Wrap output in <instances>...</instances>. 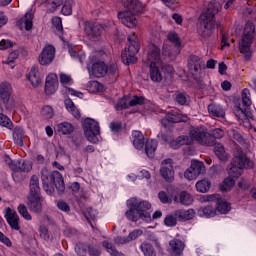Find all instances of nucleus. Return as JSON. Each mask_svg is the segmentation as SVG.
<instances>
[{
    "mask_svg": "<svg viewBox=\"0 0 256 256\" xmlns=\"http://www.w3.org/2000/svg\"><path fill=\"white\" fill-rule=\"evenodd\" d=\"M42 187L47 195H53L55 189L58 195L65 193V180L61 172L54 170L50 171L46 167H43L40 171Z\"/></svg>",
    "mask_w": 256,
    "mask_h": 256,
    "instance_id": "nucleus-1",
    "label": "nucleus"
},
{
    "mask_svg": "<svg viewBox=\"0 0 256 256\" xmlns=\"http://www.w3.org/2000/svg\"><path fill=\"white\" fill-rule=\"evenodd\" d=\"M221 9V3L210 2L207 10L200 15L197 31L201 37H211V34L215 29V21L213 20V17H215Z\"/></svg>",
    "mask_w": 256,
    "mask_h": 256,
    "instance_id": "nucleus-2",
    "label": "nucleus"
},
{
    "mask_svg": "<svg viewBox=\"0 0 256 256\" xmlns=\"http://www.w3.org/2000/svg\"><path fill=\"white\" fill-rule=\"evenodd\" d=\"M129 218L135 222L141 219L145 223H151L153 221L151 217V203L147 200L131 198L129 201Z\"/></svg>",
    "mask_w": 256,
    "mask_h": 256,
    "instance_id": "nucleus-3",
    "label": "nucleus"
},
{
    "mask_svg": "<svg viewBox=\"0 0 256 256\" xmlns=\"http://www.w3.org/2000/svg\"><path fill=\"white\" fill-rule=\"evenodd\" d=\"M255 39V25L251 22H247L244 26L243 34L239 40V51L244 55V59L249 61L253 56V51L251 50V45H253V40Z\"/></svg>",
    "mask_w": 256,
    "mask_h": 256,
    "instance_id": "nucleus-4",
    "label": "nucleus"
},
{
    "mask_svg": "<svg viewBox=\"0 0 256 256\" xmlns=\"http://www.w3.org/2000/svg\"><path fill=\"white\" fill-rule=\"evenodd\" d=\"M82 129L89 143H93L94 145H97V143H99L98 137L99 135H101V128L99 127V122L95 121L93 118H86L82 122Z\"/></svg>",
    "mask_w": 256,
    "mask_h": 256,
    "instance_id": "nucleus-5",
    "label": "nucleus"
},
{
    "mask_svg": "<svg viewBox=\"0 0 256 256\" xmlns=\"http://www.w3.org/2000/svg\"><path fill=\"white\" fill-rule=\"evenodd\" d=\"M106 29L107 25L99 22L86 21L84 23V33L89 41H93L94 43L101 41Z\"/></svg>",
    "mask_w": 256,
    "mask_h": 256,
    "instance_id": "nucleus-6",
    "label": "nucleus"
},
{
    "mask_svg": "<svg viewBox=\"0 0 256 256\" xmlns=\"http://www.w3.org/2000/svg\"><path fill=\"white\" fill-rule=\"evenodd\" d=\"M188 141L189 145H193L195 141L200 145H207L208 147L215 145V141L213 140L212 136L209 135V133H207L203 127L191 128Z\"/></svg>",
    "mask_w": 256,
    "mask_h": 256,
    "instance_id": "nucleus-7",
    "label": "nucleus"
},
{
    "mask_svg": "<svg viewBox=\"0 0 256 256\" xmlns=\"http://www.w3.org/2000/svg\"><path fill=\"white\" fill-rule=\"evenodd\" d=\"M86 69L90 77H105L107 75V65L98 60L96 55L89 56L86 62Z\"/></svg>",
    "mask_w": 256,
    "mask_h": 256,
    "instance_id": "nucleus-8",
    "label": "nucleus"
},
{
    "mask_svg": "<svg viewBox=\"0 0 256 256\" xmlns=\"http://www.w3.org/2000/svg\"><path fill=\"white\" fill-rule=\"evenodd\" d=\"M205 164L199 160H192L190 167L184 172V177L188 181H195L199 175L205 173Z\"/></svg>",
    "mask_w": 256,
    "mask_h": 256,
    "instance_id": "nucleus-9",
    "label": "nucleus"
},
{
    "mask_svg": "<svg viewBox=\"0 0 256 256\" xmlns=\"http://www.w3.org/2000/svg\"><path fill=\"white\" fill-rule=\"evenodd\" d=\"M53 59H55V46L46 44L38 57V61L40 65L45 66L51 65V63H53Z\"/></svg>",
    "mask_w": 256,
    "mask_h": 256,
    "instance_id": "nucleus-10",
    "label": "nucleus"
},
{
    "mask_svg": "<svg viewBox=\"0 0 256 256\" xmlns=\"http://www.w3.org/2000/svg\"><path fill=\"white\" fill-rule=\"evenodd\" d=\"M160 175L165 181H173L175 179V170L173 169V160L165 159L161 163Z\"/></svg>",
    "mask_w": 256,
    "mask_h": 256,
    "instance_id": "nucleus-11",
    "label": "nucleus"
},
{
    "mask_svg": "<svg viewBox=\"0 0 256 256\" xmlns=\"http://www.w3.org/2000/svg\"><path fill=\"white\" fill-rule=\"evenodd\" d=\"M57 89H59V78H57V74H48L44 87L46 95L55 94Z\"/></svg>",
    "mask_w": 256,
    "mask_h": 256,
    "instance_id": "nucleus-12",
    "label": "nucleus"
},
{
    "mask_svg": "<svg viewBox=\"0 0 256 256\" xmlns=\"http://www.w3.org/2000/svg\"><path fill=\"white\" fill-rule=\"evenodd\" d=\"M4 217L9 225V227H11V229H13V231L21 230V226L19 225V215L17 214V212L15 210L8 207L6 209V213H5Z\"/></svg>",
    "mask_w": 256,
    "mask_h": 256,
    "instance_id": "nucleus-13",
    "label": "nucleus"
},
{
    "mask_svg": "<svg viewBox=\"0 0 256 256\" xmlns=\"http://www.w3.org/2000/svg\"><path fill=\"white\" fill-rule=\"evenodd\" d=\"M232 163L241 169H245V167H251V165H249V159H247V156L239 147L234 149V158Z\"/></svg>",
    "mask_w": 256,
    "mask_h": 256,
    "instance_id": "nucleus-14",
    "label": "nucleus"
},
{
    "mask_svg": "<svg viewBox=\"0 0 256 256\" xmlns=\"http://www.w3.org/2000/svg\"><path fill=\"white\" fill-rule=\"evenodd\" d=\"M27 205L32 213H41L43 211L42 196H27Z\"/></svg>",
    "mask_w": 256,
    "mask_h": 256,
    "instance_id": "nucleus-15",
    "label": "nucleus"
},
{
    "mask_svg": "<svg viewBox=\"0 0 256 256\" xmlns=\"http://www.w3.org/2000/svg\"><path fill=\"white\" fill-rule=\"evenodd\" d=\"M26 79L31 83L32 87H39L43 77L39 71V67L32 66L28 74H26Z\"/></svg>",
    "mask_w": 256,
    "mask_h": 256,
    "instance_id": "nucleus-16",
    "label": "nucleus"
},
{
    "mask_svg": "<svg viewBox=\"0 0 256 256\" xmlns=\"http://www.w3.org/2000/svg\"><path fill=\"white\" fill-rule=\"evenodd\" d=\"M11 93L13 88L8 82H2L0 84V99L6 105V109H9V100L11 99Z\"/></svg>",
    "mask_w": 256,
    "mask_h": 256,
    "instance_id": "nucleus-17",
    "label": "nucleus"
},
{
    "mask_svg": "<svg viewBox=\"0 0 256 256\" xmlns=\"http://www.w3.org/2000/svg\"><path fill=\"white\" fill-rule=\"evenodd\" d=\"M185 251V242L179 239H173L169 242L168 252L172 256H180Z\"/></svg>",
    "mask_w": 256,
    "mask_h": 256,
    "instance_id": "nucleus-18",
    "label": "nucleus"
},
{
    "mask_svg": "<svg viewBox=\"0 0 256 256\" xmlns=\"http://www.w3.org/2000/svg\"><path fill=\"white\" fill-rule=\"evenodd\" d=\"M147 61L150 65H161V54L159 48L155 45H151L147 55Z\"/></svg>",
    "mask_w": 256,
    "mask_h": 256,
    "instance_id": "nucleus-19",
    "label": "nucleus"
},
{
    "mask_svg": "<svg viewBox=\"0 0 256 256\" xmlns=\"http://www.w3.org/2000/svg\"><path fill=\"white\" fill-rule=\"evenodd\" d=\"M54 130L58 135H72L75 132V126L70 122L64 121L56 124Z\"/></svg>",
    "mask_w": 256,
    "mask_h": 256,
    "instance_id": "nucleus-20",
    "label": "nucleus"
},
{
    "mask_svg": "<svg viewBox=\"0 0 256 256\" xmlns=\"http://www.w3.org/2000/svg\"><path fill=\"white\" fill-rule=\"evenodd\" d=\"M189 69L194 73V75H197V73H201L203 71V67H205V62L199 58V56H191L189 58Z\"/></svg>",
    "mask_w": 256,
    "mask_h": 256,
    "instance_id": "nucleus-21",
    "label": "nucleus"
},
{
    "mask_svg": "<svg viewBox=\"0 0 256 256\" xmlns=\"http://www.w3.org/2000/svg\"><path fill=\"white\" fill-rule=\"evenodd\" d=\"M187 121V116L179 113H168L166 118L161 120V123L164 127H169V123H181Z\"/></svg>",
    "mask_w": 256,
    "mask_h": 256,
    "instance_id": "nucleus-22",
    "label": "nucleus"
},
{
    "mask_svg": "<svg viewBox=\"0 0 256 256\" xmlns=\"http://www.w3.org/2000/svg\"><path fill=\"white\" fill-rule=\"evenodd\" d=\"M41 196V186H39V176L32 175L29 182L28 197Z\"/></svg>",
    "mask_w": 256,
    "mask_h": 256,
    "instance_id": "nucleus-23",
    "label": "nucleus"
},
{
    "mask_svg": "<svg viewBox=\"0 0 256 256\" xmlns=\"http://www.w3.org/2000/svg\"><path fill=\"white\" fill-rule=\"evenodd\" d=\"M129 51H130V64L137 63V53H139V41L137 40L136 36H133L130 38V45H129Z\"/></svg>",
    "mask_w": 256,
    "mask_h": 256,
    "instance_id": "nucleus-24",
    "label": "nucleus"
},
{
    "mask_svg": "<svg viewBox=\"0 0 256 256\" xmlns=\"http://www.w3.org/2000/svg\"><path fill=\"white\" fill-rule=\"evenodd\" d=\"M131 141L135 149L141 150L145 145V136H143V133H141V131L134 130L132 132Z\"/></svg>",
    "mask_w": 256,
    "mask_h": 256,
    "instance_id": "nucleus-25",
    "label": "nucleus"
},
{
    "mask_svg": "<svg viewBox=\"0 0 256 256\" xmlns=\"http://www.w3.org/2000/svg\"><path fill=\"white\" fill-rule=\"evenodd\" d=\"M125 10L118 12V19L125 27H129V0H122Z\"/></svg>",
    "mask_w": 256,
    "mask_h": 256,
    "instance_id": "nucleus-26",
    "label": "nucleus"
},
{
    "mask_svg": "<svg viewBox=\"0 0 256 256\" xmlns=\"http://www.w3.org/2000/svg\"><path fill=\"white\" fill-rule=\"evenodd\" d=\"M161 67L163 64H150V77L155 83L163 80V74H161Z\"/></svg>",
    "mask_w": 256,
    "mask_h": 256,
    "instance_id": "nucleus-27",
    "label": "nucleus"
},
{
    "mask_svg": "<svg viewBox=\"0 0 256 256\" xmlns=\"http://www.w3.org/2000/svg\"><path fill=\"white\" fill-rule=\"evenodd\" d=\"M174 201L176 203H181V205L189 206L193 204V196L187 191H183L174 198Z\"/></svg>",
    "mask_w": 256,
    "mask_h": 256,
    "instance_id": "nucleus-28",
    "label": "nucleus"
},
{
    "mask_svg": "<svg viewBox=\"0 0 256 256\" xmlns=\"http://www.w3.org/2000/svg\"><path fill=\"white\" fill-rule=\"evenodd\" d=\"M175 217L180 219V221H191L196 215L193 209L188 210H176L174 212Z\"/></svg>",
    "mask_w": 256,
    "mask_h": 256,
    "instance_id": "nucleus-29",
    "label": "nucleus"
},
{
    "mask_svg": "<svg viewBox=\"0 0 256 256\" xmlns=\"http://www.w3.org/2000/svg\"><path fill=\"white\" fill-rule=\"evenodd\" d=\"M208 113L211 117H225V110L221 105L216 103L208 105Z\"/></svg>",
    "mask_w": 256,
    "mask_h": 256,
    "instance_id": "nucleus-30",
    "label": "nucleus"
},
{
    "mask_svg": "<svg viewBox=\"0 0 256 256\" xmlns=\"http://www.w3.org/2000/svg\"><path fill=\"white\" fill-rule=\"evenodd\" d=\"M214 153L220 161H229V153H227V151L225 150V146H223V144H215Z\"/></svg>",
    "mask_w": 256,
    "mask_h": 256,
    "instance_id": "nucleus-31",
    "label": "nucleus"
},
{
    "mask_svg": "<svg viewBox=\"0 0 256 256\" xmlns=\"http://www.w3.org/2000/svg\"><path fill=\"white\" fill-rule=\"evenodd\" d=\"M13 139L15 145H18V147H23V139H25V130H23V128L21 127L14 128Z\"/></svg>",
    "mask_w": 256,
    "mask_h": 256,
    "instance_id": "nucleus-32",
    "label": "nucleus"
},
{
    "mask_svg": "<svg viewBox=\"0 0 256 256\" xmlns=\"http://www.w3.org/2000/svg\"><path fill=\"white\" fill-rule=\"evenodd\" d=\"M195 187L198 193H208V191L211 189V180L207 178L199 180L196 182Z\"/></svg>",
    "mask_w": 256,
    "mask_h": 256,
    "instance_id": "nucleus-33",
    "label": "nucleus"
},
{
    "mask_svg": "<svg viewBox=\"0 0 256 256\" xmlns=\"http://www.w3.org/2000/svg\"><path fill=\"white\" fill-rule=\"evenodd\" d=\"M168 145L172 149H179V147H183V145H189V136H179L178 138L168 142Z\"/></svg>",
    "mask_w": 256,
    "mask_h": 256,
    "instance_id": "nucleus-34",
    "label": "nucleus"
},
{
    "mask_svg": "<svg viewBox=\"0 0 256 256\" xmlns=\"http://www.w3.org/2000/svg\"><path fill=\"white\" fill-rule=\"evenodd\" d=\"M102 247H105L107 253H109L110 256H125L124 253L119 252L117 248H115V245H113V243L107 240L102 242Z\"/></svg>",
    "mask_w": 256,
    "mask_h": 256,
    "instance_id": "nucleus-35",
    "label": "nucleus"
},
{
    "mask_svg": "<svg viewBox=\"0 0 256 256\" xmlns=\"http://www.w3.org/2000/svg\"><path fill=\"white\" fill-rule=\"evenodd\" d=\"M46 13H55L58 7L63 5V0H46Z\"/></svg>",
    "mask_w": 256,
    "mask_h": 256,
    "instance_id": "nucleus-36",
    "label": "nucleus"
},
{
    "mask_svg": "<svg viewBox=\"0 0 256 256\" xmlns=\"http://www.w3.org/2000/svg\"><path fill=\"white\" fill-rule=\"evenodd\" d=\"M89 93H103L105 87L99 81H89L87 84Z\"/></svg>",
    "mask_w": 256,
    "mask_h": 256,
    "instance_id": "nucleus-37",
    "label": "nucleus"
},
{
    "mask_svg": "<svg viewBox=\"0 0 256 256\" xmlns=\"http://www.w3.org/2000/svg\"><path fill=\"white\" fill-rule=\"evenodd\" d=\"M145 151L147 157L153 159L155 157V151H157V140H148L145 145Z\"/></svg>",
    "mask_w": 256,
    "mask_h": 256,
    "instance_id": "nucleus-38",
    "label": "nucleus"
},
{
    "mask_svg": "<svg viewBox=\"0 0 256 256\" xmlns=\"http://www.w3.org/2000/svg\"><path fill=\"white\" fill-rule=\"evenodd\" d=\"M31 169H33L31 162L27 160H16V169L13 171H22V173H28V171Z\"/></svg>",
    "mask_w": 256,
    "mask_h": 256,
    "instance_id": "nucleus-39",
    "label": "nucleus"
},
{
    "mask_svg": "<svg viewBox=\"0 0 256 256\" xmlns=\"http://www.w3.org/2000/svg\"><path fill=\"white\" fill-rule=\"evenodd\" d=\"M216 211L221 215H227L231 211V204H228L225 200H218L216 204Z\"/></svg>",
    "mask_w": 256,
    "mask_h": 256,
    "instance_id": "nucleus-40",
    "label": "nucleus"
},
{
    "mask_svg": "<svg viewBox=\"0 0 256 256\" xmlns=\"http://www.w3.org/2000/svg\"><path fill=\"white\" fill-rule=\"evenodd\" d=\"M198 215L199 217H205L206 219H209V217H215V215H217V211H215L211 206H206L198 210Z\"/></svg>",
    "mask_w": 256,
    "mask_h": 256,
    "instance_id": "nucleus-41",
    "label": "nucleus"
},
{
    "mask_svg": "<svg viewBox=\"0 0 256 256\" xmlns=\"http://www.w3.org/2000/svg\"><path fill=\"white\" fill-rule=\"evenodd\" d=\"M126 127L127 124H123V122L120 121H112L109 124V129L111 133H123Z\"/></svg>",
    "mask_w": 256,
    "mask_h": 256,
    "instance_id": "nucleus-42",
    "label": "nucleus"
},
{
    "mask_svg": "<svg viewBox=\"0 0 256 256\" xmlns=\"http://www.w3.org/2000/svg\"><path fill=\"white\" fill-rule=\"evenodd\" d=\"M228 175H230V177H241V175H243V168L231 162L230 167L228 168Z\"/></svg>",
    "mask_w": 256,
    "mask_h": 256,
    "instance_id": "nucleus-43",
    "label": "nucleus"
},
{
    "mask_svg": "<svg viewBox=\"0 0 256 256\" xmlns=\"http://www.w3.org/2000/svg\"><path fill=\"white\" fill-rule=\"evenodd\" d=\"M88 248L89 246H87V244L83 242H77L74 247V250L78 256H86Z\"/></svg>",
    "mask_w": 256,
    "mask_h": 256,
    "instance_id": "nucleus-44",
    "label": "nucleus"
},
{
    "mask_svg": "<svg viewBox=\"0 0 256 256\" xmlns=\"http://www.w3.org/2000/svg\"><path fill=\"white\" fill-rule=\"evenodd\" d=\"M236 117H238L240 121H244V119H251L253 117V114H251V112H249V109L247 108H238L236 110Z\"/></svg>",
    "mask_w": 256,
    "mask_h": 256,
    "instance_id": "nucleus-45",
    "label": "nucleus"
},
{
    "mask_svg": "<svg viewBox=\"0 0 256 256\" xmlns=\"http://www.w3.org/2000/svg\"><path fill=\"white\" fill-rule=\"evenodd\" d=\"M130 15H137V13H140V11L143 10V6L141 5V2L139 0H132L130 2Z\"/></svg>",
    "mask_w": 256,
    "mask_h": 256,
    "instance_id": "nucleus-46",
    "label": "nucleus"
},
{
    "mask_svg": "<svg viewBox=\"0 0 256 256\" xmlns=\"http://www.w3.org/2000/svg\"><path fill=\"white\" fill-rule=\"evenodd\" d=\"M17 211L19 215H21V217H23V219H25L26 221H31V219H33L31 217V214L29 213V210H27V206H25V204H19L17 207Z\"/></svg>",
    "mask_w": 256,
    "mask_h": 256,
    "instance_id": "nucleus-47",
    "label": "nucleus"
},
{
    "mask_svg": "<svg viewBox=\"0 0 256 256\" xmlns=\"http://www.w3.org/2000/svg\"><path fill=\"white\" fill-rule=\"evenodd\" d=\"M127 95H125L124 97L118 99L117 103L114 106V109L116 111H123L124 109H128L129 108V104L127 103Z\"/></svg>",
    "mask_w": 256,
    "mask_h": 256,
    "instance_id": "nucleus-48",
    "label": "nucleus"
},
{
    "mask_svg": "<svg viewBox=\"0 0 256 256\" xmlns=\"http://www.w3.org/2000/svg\"><path fill=\"white\" fill-rule=\"evenodd\" d=\"M234 186H235V179H233V177L230 176L222 182L220 188L222 191H230L231 188Z\"/></svg>",
    "mask_w": 256,
    "mask_h": 256,
    "instance_id": "nucleus-49",
    "label": "nucleus"
},
{
    "mask_svg": "<svg viewBox=\"0 0 256 256\" xmlns=\"http://www.w3.org/2000/svg\"><path fill=\"white\" fill-rule=\"evenodd\" d=\"M141 249L144 253L145 256H156L155 255V250H153V246L147 242H144L141 245Z\"/></svg>",
    "mask_w": 256,
    "mask_h": 256,
    "instance_id": "nucleus-50",
    "label": "nucleus"
},
{
    "mask_svg": "<svg viewBox=\"0 0 256 256\" xmlns=\"http://www.w3.org/2000/svg\"><path fill=\"white\" fill-rule=\"evenodd\" d=\"M24 25H25V31H31V29H33V14L32 13L28 12L25 14Z\"/></svg>",
    "mask_w": 256,
    "mask_h": 256,
    "instance_id": "nucleus-51",
    "label": "nucleus"
},
{
    "mask_svg": "<svg viewBox=\"0 0 256 256\" xmlns=\"http://www.w3.org/2000/svg\"><path fill=\"white\" fill-rule=\"evenodd\" d=\"M0 126L6 127L7 129H11L13 127V123L11 122V119L7 117V115L0 113Z\"/></svg>",
    "mask_w": 256,
    "mask_h": 256,
    "instance_id": "nucleus-52",
    "label": "nucleus"
},
{
    "mask_svg": "<svg viewBox=\"0 0 256 256\" xmlns=\"http://www.w3.org/2000/svg\"><path fill=\"white\" fill-rule=\"evenodd\" d=\"M41 115L45 119H53L55 113L53 112V108L51 106H44L41 110Z\"/></svg>",
    "mask_w": 256,
    "mask_h": 256,
    "instance_id": "nucleus-53",
    "label": "nucleus"
},
{
    "mask_svg": "<svg viewBox=\"0 0 256 256\" xmlns=\"http://www.w3.org/2000/svg\"><path fill=\"white\" fill-rule=\"evenodd\" d=\"M242 103L245 107H249V105H251V93L249 92V89H244L242 91Z\"/></svg>",
    "mask_w": 256,
    "mask_h": 256,
    "instance_id": "nucleus-54",
    "label": "nucleus"
},
{
    "mask_svg": "<svg viewBox=\"0 0 256 256\" xmlns=\"http://www.w3.org/2000/svg\"><path fill=\"white\" fill-rule=\"evenodd\" d=\"M168 40H170L171 43L176 45V47H181V38H179V35L175 32H171L168 35Z\"/></svg>",
    "mask_w": 256,
    "mask_h": 256,
    "instance_id": "nucleus-55",
    "label": "nucleus"
},
{
    "mask_svg": "<svg viewBox=\"0 0 256 256\" xmlns=\"http://www.w3.org/2000/svg\"><path fill=\"white\" fill-rule=\"evenodd\" d=\"M164 224L166 227H175L177 225V218L171 214L167 215L164 219Z\"/></svg>",
    "mask_w": 256,
    "mask_h": 256,
    "instance_id": "nucleus-56",
    "label": "nucleus"
},
{
    "mask_svg": "<svg viewBox=\"0 0 256 256\" xmlns=\"http://www.w3.org/2000/svg\"><path fill=\"white\" fill-rule=\"evenodd\" d=\"M17 57H19V51L15 50L13 52H11L8 55V59L6 61L7 65H10V67L13 69L15 66H13V63H15V59H17Z\"/></svg>",
    "mask_w": 256,
    "mask_h": 256,
    "instance_id": "nucleus-57",
    "label": "nucleus"
},
{
    "mask_svg": "<svg viewBox=\"0 0 256 256\" xmlns=\"http://www.w3.org/2000/svg\"><path fill=\"white\" fill-rule=\"evenodd\" d=\"M143 103H145V98L143 96H133L130 99V107H133L135 105H143Z\"/></svg>",
    "mask_w": 256,
    "mask_h": 256,
    "instance_id": "nucleus-58",
    "label": "nucleus"
},
{
    "mask_svg": "<svg viewBox=\"0 0 256 256\" xmlns=\"http://www.w3.org/2000/svg\"><path fill=\"white\" fill-rule=\"evenodd\" d=\"M12 178L15 183H21L25 177L23 176V172L21 170H12Z\"/></svg>",
    "mask_w": 256,
    "mask_h": 256,
    "instance_id": "nucleus-59",
    "label": "nucleus"
},
{
    "mask_svg": "<svg viewBox=\"0 0 256 256\" xmlns=\"http://www.w3.org/2000/svg\"><path fill=\"white\" fill-rule=\"evenodd\" d=\"M121 61L124 65L129 66V47H125L121 52Z\"/></svg>",
    "mask_w": 256,
    "mask_h": 256,
    "instance_id": "nucleus-60",
    "label": "nucleus"
},
{
    "mask_svg": "<svg viewBox=\"0 0 256 256\" xmlns=\"http://www.w3.org/2000/svg\"><path fill=\"white\" fill-rule=\"evenodd\" d=\"M4 161H5V163H7V165L11 169V171H13L14 169H17V164H16L17 160L11 159L10 155H5L4 156Z\"/></svg>",
    "mask_w": 256,
    "mask_h": 256,
    "instance_id": "nucleus-61",
    "label": "nucleus"
},
{
    "mask_svg": "<svg viewBox=\"0 0 256 256\" xmlns=\"http://www.w3.org/2000/svg\"><path fill=\"white\" fill-rule=\"evenodd\" d=\"M57 207L58 209H60V211H63L64 213H69V211H71V207L69 206V204H67V202L63 200L58 201Z\"/></svg>",
    "mask_w": 256,
    "mask_h": 256,
    "instance_id": "nucleus-62",
    "label": "nucleus"
},
{
    "mask_svg": "<svg viewBox=\"0 0 256 256\" xmlns=\"http://www.w3.org/2000/svg\"><path fill=\"white\" fill-rule=\"evenodd\" d=\"M88 254L90 256H100L101 250L97 246L94 245H88Z\"/></svg>",
    "mask_w": 256,
    "mask_h": 256,
    "instance_id": "nucleus-63",
    "label": "nucleus"
},
{
    "mask_svg": "<svg viewBox=\"0 0 256 256\" xmlns=\"http://www.w3.org/2000/svg\"><path fill=\"white\" fill-rule=\"evenodd\" d=\"M11 47H13V41L11 40L0 41V51H5V49H11Z\"/></svg>",
    "mask_w": 256,
    "mask_h": 256,
    "instance_id": "nucleus-64",
    "label": "nucleus"
}]
</instances>
